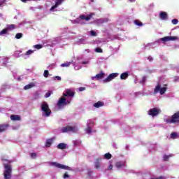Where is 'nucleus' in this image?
Listing matches in <instances>:
<instances>
[{
  "instance_id": "f257e3e1",
  "label": "nucleus",
  "mask_w": 179,
  "mask_h": 179,
  "mask_svg": "<svg viewBox=\"0 0 179 179\" xmlns=\"http://www.w3.org/2000/svg\"><path fill=\"white\" fill-rule=\"evenodd\" d=\"M41 108L43 111L42 115L43 117H50L51 115V109H50V106L47 102L42 103Z\"/></svg>"
},
{
  "instance_id": "2f4dec72",
  "label": "nucleus",
  "mask_w": 179,
  "mask_h": 179,
  "mask_svg": "<svg viewBox=\"0 0 179 179\" xmlns=\"http://www.w3.org/2000/svg\"><path fill=\"white\" fill-rule=\"evenodd\" d=\"M33 52H34V50H29L26 52L25 55H31V54H33Z\"/></svg>"
},
{
  "instance_id": "a19ab883",
  "label": "nucleus",
  "mask_w": 179,
  "mask_h": 179,
  "mask_svg": "<svg viewBox=\"0 0 179 179\" xmlns=\"http://www.w3.org/2000/svg\"><path fill=\"white\" fill-rule=\"evenodd\" d=\"M172 23H173V24H177V23H178V20L173 19L172 20Z\"/></svg>"
},
{
  "instance_id": "f8f14e48",
  "label": "nucleus",
  "mask_w": 179,
  "mask_h": 179,
  "mask_svg": "<svg viewBox=\"0 0 179 179\" xmlns=\"http://www.w3.org/2000/svg\"><path fill=\"white\" fill-rule=\"evenodd\" d=\"M65 0H56L55 1V5L50 8V12H54V10L57 9L59 6L62 5V3Z\"/></svg>"
},
{
  "instance_id": "8fccbe9b",
  "label": "nucleus",
  "mask_w": 179,
  "mask_h": 179,
  "mask_svg": "<svg viewBox=\"0 0 179 179\" xmlns=\"http://www.w3.org/2000/svg\"><path fill=\"white\" fill-rule=\"evenodd\" d=\"M130 2H135V0H129Z\"/></svg>"
},
{
  "instance_id": "423d86ee",
  "label": "nucleus",
  "mask_w": 179,
  "mask_h": 179,
  "mask_svg": "<svg viewBox=\"0 0 179 179\" xmlns=\"http://www.w3.org/2000/svg\"><path fill=\"white\" fill-rule=\"evenodd\" d=\"M49 164L50 166H54L55 167H57V169H61L62 170H69V171L72 170V169L70 166H68L66 165H63L55 162H49Z\"/></svg>"
},
{
  "instance_id": "6e6552de",
  "label": "nucleus",
  "mask_w": 179,
  "mask_h": 179,
  "mask_svg": "<svg viewBox=\"0 0 179 179\" xmlns=\"http://www.w3.org/2000/svg\"><path fill=\"white\" fill-rule=\"evenodd\" d=\"M67 104H71V100H66V98H65L64 96L61 97L57 102L58 107H62V106H67Z\"/></svg>"
},
{
  "instance_id": "c85d7f7f",
  "label": "nucleus",
  "mask_w": 179,
  "mask_h": 179,
  "mask_svg": "<svg viewBox=\"0 0 179 179\" xmlns=\"http://www.w3.org/2000/svg\"><path fill=\"white\" fill-rule=\"evenodd\" d=\"M70 65H71V62H66V63L62 64L61 66L62 68H65V67L68 68V66H70Z\"/></svg>"
},
{
  "instance_id": "ea45409f",
  "label": "nucleus",
  "mask_w": 179,
  "mask_h": 179,
  "mask_svg": "<svg viewBox=\"0 0 179 179\" xmlns=\"http://www.w3.org/2000/svg\"><path fill=\"white\" fill-rule=\"evenodd\" d=\"M146 82V76L142 78V80L140 81V83H145Z\"/></svg>"
},
{
  "instance_id": "7c9ffc66",
  "label": "nucleus",
  "mask_w": 179,
  "mask_h": 179,
  "mask_svg": "<svg viewBox=\"0 0 179 179\" xmlns=\"http://www.w3.org/2000/svg\"><path fill=\"white\" fill-rule=\"evenodd\" d=\"M34 47L36 48V50H41V48H43V45L37 44L34 45Z\"/></svg>"
},
{
  "instance_id": "72a5a7b5",
  "label": "nucleus",
  "mask_w": 179,
  "mask_h": 179,
  "mask_svg": "<svg viewBox=\"0 0 179 179\" xmlns=\"http://www.w3.org/2000/svg\"><path fill=\"white\" fill-rule=\"evenodd\" d=\"M15 29V24H10L7 27V30H12Z\"/></svg>"
},
{
  "instance_id": "49530a36",
  "label": "nucleus",
  "mask_w": 179,
  "mask_h": 179,
  "mask_svg": "<svg viewBox=\"0 0 179 179\" xmlns=\"http://www.w3.org/2000/svg\"><path fill=\"white\" fill-rule=\"evenodd\" d=\"M55 79H57V80H61V77L55 76Z\"/></svg>"
},
{
  "instance_id": "c03bdc74",
  "label": "nucleus",
  "mask_w": 179,
  "mask_h": 179,
  "mask_svg": "<svg viewBox=\"0 0 179 179\" xmlns=\"http://www.w3.org/2000/svg\"><path fill=\"white\" fill-rule=\"evenodd\" d=\"M84 90H86V87H81L79 88V92H83Z\"/></svg>"
},
{
  "instance_id": "603ef678",
  "label": "nucleus",
  "mask_w": 179,
  "mask_h": 179,
  "mask_svg": "<svg viewBox=\"0 0 179 179\" xmlns=\"http://www.w3.org/2000/svg\"><path fill=\"white\" fill-rule=\"evenodd\" d=\"M0 6H1V3H0Z\"/></svg>"
},
{
  "instance_id": "f3484780",
  "label": "nucleus",
  "mask_w": 179,
  "mask_h": 179,
  "mask_svg": "<svg viewBox=\"0 0 179 179\" xmlns=\"http://www.w3.org/2000/svg\"><path fill=\"white\" fill-rule=\"evenodd\" d=\"M11 121H20L22 118L20 117V115H11L10 117Z\"/></svg>"
},
{
  "instance_id": "de8ad7c7",
  "label": "nucleus",
  "mask_w": 179,
  "mask_h": 179,
  "mask_svg": "<svg viewBox=\"0 0 179 179\" xmlns=\"http://www.w3.org/2000/svg\"><path fill=\"white\" fill-rule=\"evenodd\" d=\"M30 0H21L22 2H23L24 3H26V2L29 1Z\"/></svg>"
},
{
  "instance_id": "cd10ccee",
  "label": "nucleus",
  "mask_w": 179,
  "mask_h": 179,
  "mask_svg": "<svg viewBox=\"0 0 179 179\" xmlns=\"http://www.w3.org/2000/svg\"><path fill=\"white\" fill-rule=\"evenodd\" d=\"M22 37H23V34H22V33H17L15 35V38H17V40H19V39L22 38Z\"/></svg>"
},
{
  "instance_id": "37998d69",
  "label": "nucleus",
  "mask_w": 179,
  "mask_h": 179,
  "mask_svg": "<svg viewBox=\"0 0 179 179\" xmlns=\"http://www.w3.org/2000/svg\"><path fill=\"white\" fill-rule=\"evenodd\" d=\"M90 34H91V36H97V34L96 32H94V31H91Z\"/></svg>"
},
{
  "instance_id": "bb28decb",
  "label": "nucleus",
  "mask_w": 179,
  "mask_h": 179,
  "mask_svg": "<svg viewBox=\"0 0 179 179\" xmlns=\"http://www.w3.org/2000/svg\"><path fill=\"white\" fill-rule=\"evenodd\" d=\"M134 24H136V26H143V24L142 23V22L138 20H136L134 21Z\"/></svg>"
},
{
  "instance_id": "0eeeda50",
  "label": "nucleus",
  "mask_w": 179,
  "mask_h": 179,
  "mask_svg": "<svg viewBox=\"0 0 179 179\" xmlns=\"http://www.w3.org/2000/svg\"><path fill=\"white\" fill-rule=\"evenodd\" d=\"M62 132H63V134L66 132H73L74 134H76V132H78V128H76V126H66L62 129Z\"/></svg>"
},
{
  "instance_id": "7ed1b4c3",
  "label": "nucleus",
  "mask_w": 179,
  "mask_h": 179,
  "mask_svg": "<svg viewBox=\"0 0 179 179\" xmlns=\"http://www.w3.org/2000/svg\"><path fill=\"white\" fill-rule=\"evenodd\" d=\"M166 124H179V111L175 113L171 119H166Z\"/></svg>"
},
{
  "instance_id": "b1692460",
  "label": "nucleus",
  "mask_w": 179,
  "mask_h": 179,
  "mask_svg": "<svg viewBox=\"0 0 179 179\" xmlns=\"http://www.w3.org/2000/svg\"><path fill=\"white\" fill-rule=\"evenodd\" d=\"M53 140L52 138H49L46 141L45 147L50 148L51 145L52 144Z\"/></svg>"
},
{
  "instance_id": "6ab92c4d",
  "label": "nucleus",
  "mask_w": 179,
  "mask_h": 179,
  "mask_svg": "<svg viewBox=\"0 0 179 179\" xmlns=\"http://www.w3.org/2000/svg\"><path fill=\"white\" fill-rule=\"evenodd\" d=\"M103 106H104V102L102 101H98L94 103V107H95V108H99V107H103Z\"/></svg>"
},
{
  "instance_id": "473e14b6",
  "label": "nucleus",
  "mask_w": 179,
  "mask_h": 179,
  "mask_svg": "<svg viewBox=\"0 0 179 179\" xmlns=\"http://www.w3.org/2000/svg\"><path fill=\"white\" fill-rule=\"evenodd\" d=\"M48 75H50V72L48 71V70H45L43 73L44 78H47Z\"/></svg>"
},
{
  "instance_id": "ddd939ff",
  "label": "nucleus",
  "mask_w": 179,
  "mask_h": 179,
  "mask_svg": "<svg viewBox=\"0 0 179 179\" xmlns=\"http://www.w3.org/2000/svg\"><path fill=\"white\" fill-rule=\"evenodd\" d=\"M75 92L71 90L67 89L65 93L63 94L64 97H73L75 96Z\"/></svg>"
},
{
  "instance_id": "f704fd0d",
  "label": "nucleus",
  "mask_w": 179,
  "mask_h": 179,
  "mask_svg": "<svg viewBox=\"0 0 179 179\" xmlns=\"http://www.w3.org/2000/svg\"><path fill=\"white\" fill-rule=\"evenodd\" d=\"M51 94H52V92L48 91V92L45 94V97H46V99H47V98L50 97V96H51Z\"/></svg>"
},
{
  "instance_id": "aec40b11",
  "label": "nucleus",
  "mask_w": 179,
  "mask_h": 179,
  "mask_svg": "<svg viewBox=\"0 0 179 179\" xmlns=\"http://www.w3.org/2000/svg\"><path fill=\"white\" fill-rule=\"evenodd\" d=\"M128 76H129V74H128V72L122 73L120 75V79H122V80H125V79H127Z\"/></svg>"
},
{
  "instance_id": "79ce46f5",
  "label": "nucleus",
  "mask_w": 179,
  "mask_h": 179,
  "mask_svg": "<svg viewBox=\"0 0 179 179\" xmlns=\"http://www.w3.org/2000/svg\"><path fill=\"white\" fill-rule=\"evenodd\" d=\"M69 177L70 176L68 175V172H66L63 176L64 178H69Z\"/></svg>"
},
{
  "instance_id": "20e7f679",
  "label": "nucleus",
  "mask_w": 179,
  "mask_h": 179,
  "mask_svg": "<svg viewBox=\"0 0 179 179\" xmlns=\"http://www.w3.org/2000/svg\"><path fill=\"white\" fill-rule=\"evenodd\" d=\"M4 178L5 179H10L12 175V166L10 164H4Z\"/></svg>"
},
{
  "instance_id": "c9c22d12",
  "label": "nucleus",
  "mask_w": 179,
  "mask_h": 179,
  "mask_svg": "<svg viewBox=\"0 0 179 179\" xmlns=\"http://www.w3.org/2000/svg\"><path fill=\"white\" fill-rule=\"evenodd\" d=\"M85 131L87 134H92V128L90 127H88L86 129Z\"/></svg>"
},
{
  "instance_id": "9d476101",
  "label": "nucleus",
  "mask_w": 179,
  "mask_h": 179,
  "mask_svg": "<svg viewBox=\"0 0 179 179\" xmlns=\"http://www.w3.org/2000/svg\"><path fill=\"white\" fill-rule=\"evenodd\" d=\"M118 76V73H110L106 78H105L103 82V83H107V82H111L113 79H115Z\"/></svg>"
},
{
  "instance_id": "c756f323",
  "label": "nucleus",
  "mask_w": 179,
  "mask_h": 179,
  "mask_svg": "<svg viewBox=\"0 0 179 179\" xmlns=\"http://www.w3.org/2000/svg\"><path fill=\"white\" fill-rule=\"evenodd\" d=\"M8 33L7 28L3 29L1 31H0V36H3V34H6Z\"/></svg>"
},
{
  "instance_id": "39448f33",
  "label": "nucleus",
  "mask_w": 179,
  "mask_h": 179,
  "mask_svg": "<svg viewBox=\"0 0 179 179\" xmlns=\"http://www.w3.org/2000/svg\"><path fill=\"white\" fill-rule=\"evenodd\" d=\"M94 16V13H92L88 15H80L78 18L76 19V22L78 23H82V20H85V22H89L90 19H92Z\"/></svg>"
},
{
  "instance_id": "3c124183",
  "label": "nucleus",
  "mask_w": 179,
  "mask_h": 179,
  "mask_svg": "<svg viewBox=\"0 0 179 179\" xmlns=\"http://www.w3.org/2000/svg\"><path fill=\"white\" fill-rule=\"evenodd\" d=\"M1 16H2V13H0V17H1Z\"/></svg>"
},
{
  "instance_id": "5701e85b",
  "label": "nucleus",
  "mask_w": 179,
  "mask_h": 179,
  "mask_svg": "<svg viewBox=\"0 0 179 179\" xmlns=\"http://www.w3.org/2000/svg\"><path fill=\"white\" fill-rule=\"evenodd\" d=\"M35 85L33 83H31L30 84H28L24 86V90H29V89H31V87H34Z\"/></svg>"
},
{
  "instance_id": "393cba45",
  "label": "nucleus",
  "mask_w": 179,
  "mask_h": 179,
  "mask_svg": "<svg viewBox=\"0 0 179 179\" xmlns=\"http://www.w3.org/2000/svg\"><path fill=\"white\" fill-rule=\"evenodd\" d=\"M170 157H173V155H164V157H163L164 162H169V159H170Z\"/></svg>"
},
{
  "instance_id": "a878e982",
  "label": "nucleus",
  "mask_w": 179,
  "mask_h": 179,
  "mask_svg": "<svg viewBox=\"0 0 179 179\" xmlns=\"http://www.w3.org/2000/svg\"><path fill=\"white\" fill-rule=\"evenodd\" d=\"M104 157L107 160H110V159H111V157H113V155H111V154H110V153H106V154H105Z\"/></svg>"
},
{
  "instance_id": "a211bd4d",
  "label": "nucleus",
  "mask_w": 179,
  "mask_h": 179,
  "mask_svg": "<svg viewBox=\"0 0 179 179\" xmlns=\"http://www.w3.org/2000/svg\"><path fill=\"white\" fill-rule=\"evenodd\" d=\"M101 162V158H98L94 162L95 169L99 170L100 169V162Z\"/></svg>"
},
{
  "instance_id": "4c0bfd02",
  "label": "nucleus",
  "mask_w": 179,
  "mask_h": 179,
  "mask_svg": "<svg viewBox=\"0 0 179 179\" xmlns=\"http://www.w3.org/2000/svg\"><path fill=\"white\" fill-rule=\"evenodd\" d=\"M171 138H172V139H176V138H177V133H171Z\"/></svg>"
},
{
  "instance_id": "dca6fc26",
  "label": "nucleus",
  "mask_w": 179,
  "mask_h": 179,
  "mask_svg": "<svg viewBox=\"0 0 179 179\" xmlns=\"http://www.w3.org/2000/svg\"><path fill=\"white\" fill-rule=\"evenodd\" d=\"M159 17L162 20H167L169 19V15L166 12L162 11L159 13Z\"/></svg>"
},
{
  "instance_id": "f03ea898",
  "label": "nucleus",
  "mask_w": 179,
  "mask_h": 179,
  "mask_svg": "<svg viewBox=\"0 0 179 179\" xmlns=\"http://www.w3.org/2000/svg\"><path fill=\"white\" fill-rule=\"evenodd\" d=\"M166 92H167V87H162V84H160V83H158L154 89V94L159 93L161 96H163Z\"/></svg>"
},
{
  "instance_id": "4468645a",
  "label": "nucleus",
  "mask_w": 179,
  "mask_h": 179,
  "mask_svg": "<svg viewBox=\"0 0 179 179\" xmlns=\"http://www.w3.org/2000/svg\"><path fill=\"white\" fill-rule=\"evenodd\" d=\"M104 78V73L103 71H101L99 74H96L95 76L92 77V80H94V79H96V80H100V79H103Z\"/></svg>"
},
{
  "instance_id": "e433bc0d",
  "label": "nucleus",
  "mask_w": 179,
  "mask_h": 179,
  "mask_svg": "<svg viewBox=\"0 0 179 179\" xmlns=\"http://www.w3.org/2000/svg\"><path fill=\"white\" fill-rule=\"evenodd\" d=\"M95 52L101 53V52H103V49H101L100 48H95Z\"/></svg>"
},
{
  "instance_id": "9b49d317",
  "label": "nucleus",
  "mask_w": 179,
  "mask_h": 179,
  "mask_svg": "<svg viewBox=\"0 0 179 179\" xmlns=\"http://www.w3.org/2000/svg\"><path fill=\"white\" fill-rule=\"evenodd\" d=\"M176 40H178V37L177 36H165L161 38V41L164 43H167V41H174Z\"/></svg>"
},
{
  "instance_id": "09e8293b",
  "label": "nucleus",
  "mask_w": 179,
  "mask_h": 179,
  "mask_svg": "<svg viewBox=\"0 0 179 179\" xmlns=\"http://www.w3.org/2000/svg\"><path fill=\"white\" fill-rule=\"evenodd\" d=\"M83 64H87V62H83Z\"/></svg>"
},
{
  "instance_id": "58836bf2",
  "label": "nucleus",
  "mask_w": 179,
  "mask_h": 179,
  "mask_svg": "<svg viewBox=\"0 0 179 179\" xmlns=\"http://www.w3.org/2000/svg\"><path fill=\"white\" fill-rule=\"evenodd\" d=\"M31 157H32V159H36V157H37V154L35 152L31 153Z\"/></svg>"
},
{
  "instance_id": "2eb2a0df",
  "label": "nucleus",
  "mask_w": 179,
  "mask_h": 179,
  "mask_svg": "<svg viewBox=\"0 0 179 179\" xmlns=\"http://www.w3.org/2000/svg\"><path fill=\"white\" fill-rule=\"evenodd\" d=\"M9 127H10L9 124H0V134L5 132V131H6Z\"/></svg>"
},
{
  "instance_id": "4be33fe9",
  "label": "nucleus",
  "mask_w": 179,
  "mask_h": 179,
  "mask_svg": "<svg viewBox=\"0 0 179 179\" xmlns=\"http://www.w3.org/2000/svg\"><path fill=\"white\" fill-rule=\"evenodd\" d=\"M125 166V163L121 162H117L115 163V166L117 169H121V167H124Z\"/></svg>"
},
{
  "instance_id": "412c9836",
  "label": "nucleus",
  "mask_w": 179,
  "mask_h": 179,
  "mask_svg": "<svg viewBox=\"0 0 179 179\" xmlns=\"http://www.w3.org/2000/svg\"><path fill=\"white\" fill-rule=\"evenodd\" d=\"M57 149H61L62 150L66 149V144H65L64 143H61L58 144Z\"/></svg>"
},
{
  "instance_id": "1a4fd4ad",
  "label": "nucleus",
  "mask_w": 179,
  "mask_h": 179,
  "mask_svg": "<svg viewBox=\"0 0 179 179\" xmlns=\"http://www.w3.org/2000/svg\"><path fill=\"white\" fill-rule=\"evenodd\" d=\"M159 113H162L160 109L157 108H153L148 110V115H150L151 117H157Z\"/></svg>"
},
{
  "instance_id": "a18cd8bd",
  "label": "nucleus",
  "mask_w": 179,
  "mask_h": 179,
  "mask_svg": "<svg viewBox=\"0 0 179 179\" xmlns=\"http://www.w3.org/2000/svg\"><path fill=\"white\" fill-rule=\"evenodd\" d=\"M108 170H113V165L112 164L109 165V166L108 168Z\"/></svg>"
}]
</instances>
